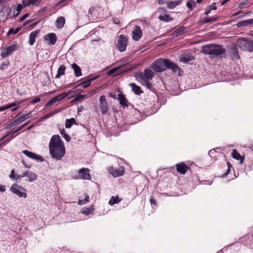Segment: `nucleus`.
<instances>
[{
	"label": "nucleus",
	"mask_w": 253,
	"mask_h": 253,
	"mask_svg": "<svg viewBox=\"0 0 253 253\" xmlns=\"http://www.w3.org/2000/svg\"><path fill=\"white\" fill-rule=\"evenodd\" d=\"M177 171L182 174H184L189 168L184 163H181L175 165Z\"/></svg>",
	"instance_id": "17"
},
{
	"label": "nucleus",
	"mask_w": 253,
	"mask_h": 253,
	"mask_svg": "<svg viewBox=\"0 0 253 253\" xmlns=\"http://www.w3.org/2000/svg\"><path fill=\"white\" fill-rule=\"evenodd\" d=\"M248 25H250L249 19L244 20V21H241L240 22H238L236 24L238 28H240V27H242L246 26H247Z\"/></svg>",
	"instance_id": "36"
},
{
	"label": "nucleus",
	"mask_w": 253,
	"mask_h": 253,
	"mask_svg": "<svg viewBox=\"0 0 253 253\" xmlns=\"http://www.w3.org/2000/svg\"><path fill=\"white\" fill-rule=\"evenodd\" d=\"M21 175H23V177L25 176H27L28 179H26V180L29 182H32L33 180H36L37 178V175L36 173L29 170L26 171L22 174H21Z\"/></svg>",
	"instance_id": "18"
},
{
	"label": "nucleus",
	"mask_w": 253,
	"mask_h": 253,
	"mask_svg": "<svg viewBox=\"0 0 253 253\" xmlns=\"http://www.w3.org/2000/svg\"><path fill=\"white\" fill-rule=\"evenodd\" d=\"M32 116V112H29L26 114H23L21 116H20L17 119L14 120L13 122H11L8 125L6 126L5 128L8 129L9 128L19 124L22 122L25 121L28 118H30Z\"/></svg>",
	"instance_id": "10"
},
{
	"label": "nucleus",
	"mask_w": 253,
	"mask_h": 253,
	"mask_svg": "<svg viewBox=\"0 0 253 253\" xmlns=\"http://www.w3.org/2000/svg\"><path fill=\"white\" fill-rule=\"evenodd\" d=\"M231 56L233 60H237L240 58L238 53V50L236 45H233L231 48Z\"/></svg>",
	"instance_id": "20"
},
{
	"label": "nucleus",
	"mask_w": 253,
	"mask_h": 253,
	"mask_svg": "<svg viewBox=\"0 0 253 253\" xmlns=\"http://www.w3.org/2000/svg\"><path fill=\"white\" fill-rule=\"evenodd\" d=\"M95 10V8L94 7H91L88 10V16L89 17V15H92L93 14V12H94Z\"/></svg>",
	"instance_id": "59"
},
{
	"label": "nucleus",
	"mask_w": 253,
	"mask_h": 253,
	"mask_svg": "<svg viewBox=\"0 0 253 253\" xmlns=\"http://www.w3.org/2000/svg\"><path fill=\"white\" fill-rule=\"evenodd\" d=\"M49 150L51 157L54 159L61 160L65 154L64 143L58 135H53L49 144Z\"/></svg>",
	"instance_id": "1"
},
{
	"label": "nucleus",
	"mask_w": 253,
	"mask_h": 253,
	"mask_svg": "<svg viewBox=\"0 0 253 253\" xmlns=\"http://www.w3.org/2000/svg\"><path fill=\"white\" fill-rule=\"evenodd\" d=\"M193 59H194V57L192 56L186 55L181 57L180 61L183 63H187Z\"/></svg>",
	"instance_id": "35"
},
{
	"label": "nucleus",
	"mask_w": 253,
	"mask_h": 253,
	"mask_svg": "<svg viewBox=\"0 0 253 253\" xmlns=\"http://www.w3.org/2000/svg\"><path fill=\"white\" fill-rule=\"evenodd\" d=\"M150 203L152 204V205H154L155 206H156L157 205V202H156V200L153 198H151L150 199Z\"/></svg>",
	"instance_id": "57"
},
{
	"label": "nucleus",
	"mask_w": 253,
	"mask_h": 253,
	"mask_svg": "<svg viewBox=\"0 0 253 253\" xmlns=\"http://www.w3.org/2000/svg\"><path fill=\"white\" fill-rule=\"evenodd\" d=\"M14 169H12L11 170L10 174L9 175V177L11 179H14L16 180H17L19 179H21L23 177V175H17L14 174Z\"/></svg>",
	"instance_id": "32"
},
{
	"label": "nucleus",
	"mask_w": 253,
	"mask_h": 253,
	"mask_svg": "<svg viewBox=\"0 0 253 253\" xmlns=\"http://www.w3.org/2000/svg\"><path fill=\"white\" fill-rule=\"evenodd\" d=\"M97 78V77H93V78H90L89 79H87L86 81H84V82H82L81 84L77 85V86L82 85L84 88H85L88 87L90 85L91 82H92L93 81H94V80H95Z\"/></svg>",
	"instance_id": "23"
},
{
	"label": "nucleus",
	"mask_w": 253,
	"mask_h": 253,
	"mask_svg": "<svg viewBox=\"0 0 253 253\" xmlns=\"http://www.w3.org/2000/svg\"><path fill=\"white\" fill-rule=\"evenodd\" d=\"M86 96V95L79 94L74 99L73 101H76L83 100L85 98Z\"/></svg>",
	"instance_id": "46"
},
{
	"label": "nucleus",
	"mask_w": 253,
	"mask_h": 253,
	"mask_svg": "<svg viewBox=\"0 0 253 253\" xmlns=\"http://www.w3.org/2000/svg\"><path fill=\"white\" fill-rule=\"evenodd\" d=\"M142 85L145 86L148 89H151L152 84L149 82V81L142 80L138 81Z\"/></svg>",
	"instance_id": "38"
},
{
	"label": "nucleus",
	"mask_w": 253,
	"mask_h": 253,
	"mask_svg": "<svg viewBox=\"0 0 253 253\" xmlns=\"http://www.w3.org/2000/svg\"><path fill=\"white\" fill-rule=\"evenodd\" d=\"M202 52L209 55L210 58L213 59L224 54L226 49L221 44H209L202 47Z\"/></svg>",
	"instance_id": "3"
},
{
	"label": "nucleus",
	"mask_w": 253,
	"mask_h": 253,
	"mask_svg": "<svg viewBox=\"0 0 253 253\" xmlns=\"http://www.w3.org/2000/svg\"><path fill=\"white\" fill-rule=\"evenodd\" d=\"M23 153L29 158L35 160L38 162H42L44 161V159L41 155L30 152L28 150H24Z\"/></svg>",
	"instance_id": "13"
},
{
	"label": "nucleus",
	"mask_w": 253,
	"mask_h": 253,
	"mask_svg": "<svg viewBox=\"0 0 253 253\" xmlns=\"http://www.w3.org/2000/svg\"><path fill=\"white\" fill-rule=\"evenodd\" d=\"M186 6L190 11H192L193 10V6L192 5V0L187 2Z\"/></svg>",
	"instance_id": "52"
},
{
	"label": "nucleus",
	"mask_w": 253,
	"mask_h": 253,
	"mask_svg": "<svg viewBox=\"0 0 253 253\" xmlns=\"http://www.w3.org/2000/svg\"><path fill=\"white\" fill-rule=\"evenodd\" d=\"M218 19V17H207L205 18L202 20H201L200 22L201 23V24H205L208 23L210 22H213L217 21Z\"/></svg>",
	"instance_id": "27"
},
{
	"label": "nucleus",
	"mask_w": 253,
	"mask_h": 253,
	"mask_svg": "<svg viewBox=\"0 0 253 253\" xmlns=\"http://www.w3.org/2000/svg\"><path fill=\"white\" fill-rule=\"evenodd\" d=\"M118 100L119 101L121 105L123 107H128L129 106L133 107V106L128 102L125 95L122 93L118 94Z\"/></svg>",
	"instance_id": "15"
},
{
	"label": "nucleus",
	"mask_w": 253,
	"mask_h": 253,
	"mask_svg": "<svg viewBox=\"0 0 253 253\" xmlns=\"http://www.w3.org/2000/svg\"><path fill=\"white\" fill-rule=\"evenodd\" d=\"M132 39L135 41L139 40L142 37V32L139 26L136 25L134 27V29L132 32Z\"/></svg>",
	"instance_id": "14"
},
{
	"label": "nucleus",
	"mask_w": 253,
	"mask_h": 253,
	"mask_svg": "<svg viewBox=\"0 0 253 253\" xmlns=\"http://www.w3.org/2000/svg\"><path fill=\"white\" fill-rule=\"evenodd\" d=\"M129 85L131 87L132 91L136 95H140L143 93V91L141 89V87L134 83H130Z\"/></svg>",
	"instance_id": "22"
},
{
	"label": "nucleus",
	"mask_w": 253,
	"mask_h": 253,
	"mask_svg": "<svg viewBox=\"0 0 253 253\" xmlns=\"http://www.w3.org/2000/svg\"><path fill=\"white\" fill-rule=\"evenodd\" d=\"M5 187L4 185H1L0 184V192H4L5 191Z\"/></svg>",
	"instance_id": "61"
},
{
	"label": "nucleus",
	"mask_w": 253,
	"mask_h": 253,
	"mask_svg": "<svg viewBox=\"0 0 253 253\" xmlns=\"http://www.w3.org/2000/svg\"><path fill=\"white\" fill-rule=\"evenodd\" d=\"M185 30V27L184 26H181L178 29L176 30L173 34L175 36H179L182 35Z\"/></svg>",
	"instance_id": "33"
},
{
	"label": "nucleus",
	"mask_w": 253,
	"mask_h": 253,
	"mask_svg": "<svg viewBox=\"0 0 253 253\" xmlns=\"http://www.w3.org/2000/svg\"><path fill=\"white\" fill-rule=\"evenodd\" d=\"M159 19L162 21L168 22L172 21L173 19L171 18L169 14H165L164 15H160L159 16Z\"/></svg>",
	"instance_id": "28"
},
{
	"label": "nucleus",
	"mask_w": 253,
	"mask_h": 253,
	"mask_svg": "<svg viewBox=\"0 0 253 253\" xmlns=\"http://www.w3.org/2000/svg\"><path fill=\"white\" fill-rule=\"evenodd\" d=\"M109 172L115 177L122 176L124 173L123 170L117 169L113 167L109 169Z\"/></svg>",
	"instance_id": "19"
},
{
	"label": "nucleus",
	"mask_w": 253,
	"mask_h": 253,
	"mask_svg": "<svg viewBox=\"0 0 253 253\" xmlns=\"http://www.w3.org/2000/svg\"><path fill=\"white\" fill-rule=\"evenodd\" d=\"M211 9L208 7L205 10V14L206 15H208L211 12Z\"/></svg>",
	"instance_id": "62"
},
{
	"label": "nucleus",
	"mask_w": 253,
	"mask_h": 253,
	"mask_svg": "<svg viewBox=\"0 0 253 253\" xmlns=\"http://www.w3.org/2000/svg\"><path fill=\"white\" fill-rule=\"evenodd\" d=\"M60 111V109H55L53 110L52 112H50L47 114L45 115V117L47 119L48 118H50V117L52 116L55 114H57V113L59 112Z\"/></svg>",
	"instance_id": "43"
},
{
	"label": "nucleus",
	"mask_w": 253,
	"mask_h": 253,
	"mask_svg": "<svg viewBox=\"0 0 253 253\" xmlns=\"http://www.w3.org/2000/svg\"><path fill=\"white\" fill-rule=\"evenodd\" d=\"M29 15V13H26L22 17H21L20 18V21H23V20H24L26 18H27Z\"/></svg>",
	"instance_id": "58"
},
{
	"label": "nucleus",
	"mask_w": 253,
	"mask_h": 253,
	"mask_svg": "<svg viewBox=\"0 0 253 253\" xmlns=\"http://www.w3.org/2000/svg\"><path fill=\"white\" fill-rule=\"evenodd\" d=\"M60 133L67 142H69L71 140V137L66 133L64 129H62L60 131Z\"/></svg>",
	"instance_id": "41"
},
{
	"label": "nucleus",
	"mask_w": 253,
	"mask_h": 253,
	"mask_svg": "<svg viewBox=\"0 0 253 253\" xmlns=\"http://www.w3.org/2000/svg\"><path fill=\"white\" fill-rule=\"evenodd\" d=\"M248 3V0H246V1H242V2H241L239 4V8H242L244 5L247 4Z\"/></svg>",
	"instance_id": "53"
},
{
	"label": "nucleus",
	"mask_w": 253,
	"mask_h": 253,
	"mask_svg": "<svg viewBox=\"0 0 253 253\" xmlns=\"http://www.w3.org/2000/svg\"><path fill=\"white\" fill-rule=\"evenodd\" d=\"M39 33V30H35L30 33L28 42L30 45H32L34 44L35 42L36 38H37V35Z\"/></svg>",
	"instance_id": "21"
},
{
	"label": "nucleus",
	"mask_w": 253,
	"mask_h": 253,
	"mask_svg": "<svg viewBox=\"0 0 253 253\" xmlns=\"http://www.w3.org/2000/svg\"><path fill=\"white\" fill-rule=\"evenodd\" d=\"M22 8H23V5L22 4H18V5L17 6V8H16V10L17 11V13L16 14L15 16H17L19 14Z\"/></svg>",
	"instance_id": "51"
},
{
	"label": "nucleus",
	"mask_w": 253,
	"mask_h": 253,
	"mask_svg": "<svg viewBox=\"0 0 253 253\" xmlns=\"http://www.w3.org/2000/svg\"><path fill=\"white\" fill-rule=\"evenodd\" d=\"M56 22L57 24V27L58 28H61L65 24V19L63 17L60 16L57 19Z\"/></svg>",
	"instance_id": "30"
},
{
	"label": "nucleus",
	"mask_w": 253,
	"mask_h": 253,
	"mask_svg": "<svg viewBox=\"0 0 253 253\" xmlns=\"http://www.w3.org/2000/svg\"><path fill=\"white\" fill-rule=\"evenodd\" d=\"M72 67L74 69L75 76L76 77H80L82 75V69L77 64L74 63L72 64Z\"/></svg>",
	"instance_id": "24"
},
{
	"label": "nucleus",
	"mask_w": 253,
	"mask_h": 253,
	"mask_svg": "<svg viewBox=\"0 0 253 253\" xmlns=\"http://www.w3.org/2000/svg\"><path fill=\"white\" fill-rule=\"evenodd\" d=\"M93 212V210L91 208H85L84 210L82 211V213L86 215H88Z\"/></svg>",
	"instance_id": "45"
},
{
	"label": "nucleus",
	"mask_w": 253,
	"mask_h": 253,
	"mask_svg": "<svg viewBox=\"0 0 253 253\" xmlns=\"http://www.w3.org/2000/svg\"><path fill=\"white\" fill-rule=\"evenodd\" d=\"M56 102L54 97L51 98L45 105V107H49L52 105Z\"/></svg>",
	"instance_id": "50"
},
{
	"label": "nucleus",
	"mask_w": 253,
	"mask_h": 253,
	"mask_svg": "<svg viewBox=\"0 0 253 253\" xmlns=\"http://www.w3.org/2000/svg\"><path fill=\"white\" fill-rule=\"evenodd\" d=\"M99 108L103 115L106 114L109 109L108 102L104 95H101L99 98Z\"/></svg>",
	"instance_id": "11"
},
{
	"label": "nucleus",
	"mask_w": 253,
	"mask_h": 253,
	"mask_svg": "<svg viewBox=\"0 0 253 253\" xmlns=\"http://www.w3.org/2000/svg\"><path fill=\"white\" fill-rule=\"evenodd\" d=\"M44 40L48 42V44L54 45L57 41V37L54 33H50L44 36Z\"/></svg>",
	"instance_id": "16"
},
{
	"label": "nucleus",
	"mask_w": 253,
	"mask_h": 253,
	"mask_svg": "<svg viewBox=\"0 0 253 253\" xmlns=\"http://www.w3.org/2000/svg\"><path fill=\"white\" fill-rule=\"evenodd\" d=\"M109 95L110 97H112V98H113L114 99H116V95L114 93L110 92V93H109Z\"/></svg>",
	"instance_id": "63"
},
{
	"label": "nucleus",
	"mask_w": 253,
	"mask_h": 253,
	"mask_svg": "<svg viewBox=\"0 0 253 253\" xmlns=\"http://www.w3.org/2000/svg\"><path fill=\"white\" fill-rule=\"evenodd\" d=\"M89 169L87 168H83L79 169V175L77 177L79 179H91V175L89 174Z\"/></svg>",
	"instance_id": "12"
},
{
	"label": "nucleus",
	"mask_w": 253,
	"mask_h": 253,
	"mask_svg": "<svg viewBox=\"0 0 253 253\" xmlns=\"http://www.w3.org/2000/svg\"><path fill=\"white\" fill-rule=\"evenodd\" d=\"M227 165L228 169H227L226 172H225L222 175V177H225L228 174V173H229V171H230V168L232 167V165L230 164L229 162H227Z\"/></svg>",
	"instance_id": "49"
},
{
	"label": "nucleus",
	"mask_w": 253,
	"mask_h": 253,
	"mask_svg": "<svg viewBox=\"0 0 253 253\" xmlns=\"http://www.w3.org/2000/svg\"><path fill=\"white\" fill-rule=\"evenodd\" d=\"M29 1L31 4L34 5L36 4L38 2H39L40 0H29Z\"/></svg>",
	"instance_id": "60"
},
{
	"label": "nucleus",
	"mask_w": 253,
	"mask_h": 253,
	"mask_svg": "<svg viewBox=\"0 0 253 253\" xmlns=\"http://www.w3.org/2000/svg\"><path fill=\"white\" fill-rule=\"evenodd\" d=\"M10 190L12 193L17 195L20 198L23 197L26 198L27 197V194L26 193V189L16 183H14L12 185Z\"/></svg>",
	"instance_id": "6"
},
{
	"label": "nucleus",
	"mask_w": 253,
	"mask_h": 253,
	"mask_svg": "<svg viewBox=\"0 0 253 253\" xmlns=\"http://www.w3.org/2000/svg\"><path fill=\"white\" fill-rule=\"evenodd\" d=\"M19 130H20V129L19 128H17V129H15V128H13L12 130H11L10 132H9L8 134H6L5 135H4L3 137H2V138L1 139V140H3L4 138H5V137H6L8 135H9L10 134H14L18 131H19Z\"/></svg>",
	"instance_id": "47"
},
{
	"label": "nucleus",
	"mask_w": 253,
	"mask_h": 253,
	"mask_svg": "<svg viewBox=\"0 0 253 253\" xmlns=\"http://www.w3.org/2000/svg\"><path fill=\"white\" fill-rule=\"evenodd\" d=\"M20 28H17L15 30H13V29H10L8 31L7 33L8 35H10L11 34H16L20 31Z\"/></svg>",
	"instance_id": "48"
},
{
	"label": "nucleus",
	"mask_w": 253,
	"mask_h": 253,
	"mask_svg": "<svg viewBox=\"0 0 253 253\" xmlns=\"http://www.w3.org/2000/svg\"><path fill=\"white\" fill-rule=\"evenodd\" d=\"M76 120L74 118L66 119L65 122V127L66 128H69L72 126L73 124H76Z\"/></svg>",
	"instance_id": "31"
},
{
	"label": "nucleus",
	"mask_w": 253,
	"mask_h": 253,
	"mask_svg": "<svg viewBox=\"0 0 253 253\" xmlns=\"http://www.w3.org/2000/svg\"><path fill=\"white\" fill-rule=\"evenodd\" d=\"M151 68L155 72H162L166 69H171L174 73H175L180 70L179 66L169 59L162 58L157 59L152 64Z\"/></svg>",
	"instance_id": "2"
},
{
	"label": "nucleus",
	"mask_w": 253,
	"mask_h": 253,
	"mask_svg": "<svg viewBox=\"0 0 253 253\" xmlns=\"http://www.w3.org/2000/svg\"><path fill=\"white\" fill-rule=\"evenodd\" d=\"M120 202V200L119 199L118 197L112 196L109 200V204L110 205H113L117 203H119Z\"/></svg>",
	"instance_id": "39"
},
{
	"label": "nucleus",
	"mask_w": 253,
	"mask_h": 253,
	"mask_svg": "<svg viewBox=\"0 0 253 253\" xmlns=\"http://www.w3.org/2000/svg\"><path fill=\"white\" fill-rule=\"evenodd\" d=\"M131 68L130 65L128 64H123L122 65H120L119 67L114 68L110 70L108 73V75H111L113 74L118 75L123 73L126 72L129 70H131Z\"/></svg>",
	"instance_id": "8"
},
{
	"label": "nucleus",
	"mask_w": 253,
	"mask_h": 253,
	"mask_svg": "<svg viewBox=\"0 0 253 253\" xmlns=\"http://www.w3.org/2000/svg\"><path fill=\"white\" fill-rule=\"evenodd\" d=\"M182 2V0H178L175 1H169L167 2V7L169 9H173L177 5L180 4Z\"/></svg>",
	"instance_id": "26"
},
{
	"label": "nucleus",
	"mask_w": 253,
	"mask_h": 253,
	"mask_svg": "<svg viewBox=\"0 0 253 253\" xmlns=\"http://www.w3.org/2000/svg\"><path fill=\"white\" fill-rule=\"evenodd\" d=\"M19 45L17 43H14L10 46L3 48L1 50L0 55L2 58H5L11 55L13 53L19 48Z\"/></svg>",
	"instance_id": "7"
},
{
	"label": "nucleus",
	"mask_w": 253,
	"mask_h": 253,
	"mask_svg": "<svg viewBox=\"0 0 253 253\" xmlns=\"http://www.w3.org/2000/svg\"><path fill=\"white\" fill-rule=\"evenodd\" d=\"M23 3L24 7H26V6H28L29 5L31 4V3H30L29 0H28L27 1V0H23Z\"/></svg>",
	"instance_id": "56"
},
{
	"label": "nucleus",
	"mask_w": 253,
	"mask_h": 253,
	"mask_svg": "<svg viewBox=\"0 0 253 253\" xmlns=\"http://www.w3.org/2000/svg\"><path fill=\"white\" fill-rule=\"evenodd\" d=\"M154 76L152 70L150 68H146L144 70V72H138L135 74V77L138 81L142 80H151Z\"/></svg>",
	"instance_id": "4"
},
{
	"label": "nucleus",
	"mask_w": 253,
	"mask_h": 253,
	"mask_svg": "<svg viewBox=\"0 0 253 253\" xmlns=\"http://www.w3.org/2000/svg\"><path fill=\"white\" fill-rule=\"evenodd\" d=\"M209 7L211 9V10H216L217 9V7L215 5V2H213L211 4Z\"/></svg>",
	"instance_id": "54"
},
{
	"label": "nucleus",
	"mask_w": 253,
	"mask_h": 253,
	"mask_svg": "<svg viewBox=\"0 0 253 253\" xmlns=\"http://www.w3.org/2000/svg\"><path fill=\"white\" fill-rule=\"evenodd\" d=\"M238 44L241 50L253 52V41L242 38L238 40Z\"/></svg>",
	"instance_id": "5"
},
{
	"label": "nucleus",
	"mask_w": 253,
	"mask_h": 253,
	"mask_svg": "<svg viewBox=\"0 0 253 253\" xmlns=\"http://www.w3.org/2000/svg\"><path fill=\"white\" fill-rule=\"evenodd\" d=\"M85 198L84 200H79L78 204L80 205H84L86 203L89 202V196L87 194L84 195Z\"/></svg>",
	"instance_id": "42"
},
{
	"label": "nucleus",
	"mask_w": 253,
	"mask_h": 253,
	"mask_svg": "<svg viewBox=\"0 0 253 253\" xmlns=\"http://www.w3.org/2000/svg\"><path fill=\"white\" fill-rule=\"evenodd\" d=\"M232 156L235 159L237 160H240V164H242L243 163L244 157V156H241V155L238 153L237 150H233L232 153Z\"/></svg>",
	"instance_id": "25"
},
{
	"label": "nucleus",
	"mask_w": 253,
	"mask_h": 253,
	"mask_svg": "<svg viewBox=\"0 0 253 253\" xmlns=\"http://www.w3.org/2000/svg\"><path fill=\"white\" fill-rule=\"evenodd\" d=\"M16 105V103H12L7 104L3 106H1V107H0V112L3 111L6 109H9V108L12 107Z\"/></svg>",
	"instance_id": "40"
},
{
	"label": "nucleus",
	"mask_w": 253,
	"mask_h": 253,
	"mask_svg": "<svg viewBox=\"0 0 253 253\" xmlns=\"http://www.w3.org/2000/svg\"><path fill=\"white\" fill-rule=\"evenodd\" d=\"M166 2V0H158V3L159 4H163Z\"/></svg>",
	"instance_id": "64"
},
{
	"label": "nucleus",
	"mask_w": 253,
	"mask_h": 253,
	"mask_svg": "<svg viewBox=\"0 0 253 253\" xmlns=\"http://www.w3.org/2000/svg\"><path fill=\"white\" fill-rule=\"evenodd\" d=\"M9 12V7L6 6H3L1 9L0 10V14H1L2 16H4L6 14L8 15Z\"/></svg>",
	"instance_id": "37"
},
{
	"label": "nucleus",
	"mask_w": 253,
	"mask_h": 253,
	"mask_svg": "<svg viewBox=\"0 0 253 253\" xmlns=\"http://www.w3.org/2000/svg\"><path fill=\"white\" fill-rule=\"evenodd\" d=\"M127 38L124 35L119 36L117 41V48L121 52H123L126 49L127 44Z\"/></svg>",
	"instance_id": "9"
},
{
	"label": "nucleus",
	"mask_w": 253,
	"mask_h": 253,
	"mask_svg": "<svg viewBox=\"0 0 253 253\" xmlns=\"http://www.w3.org/2000/svg\"><path fill=\"white\" fill-rule=\"evenodd\" d=\"M65 70L66 67L64 65H62L60 66V67L58 68L57 73L56 75L55 78H60L61 76L64 75Z\"/></svg>",
	"instance_id": "29"
},
{
	"label": "nucleus",
	"mask_w": 253,
	"mask_h": 253,
	"mask_svg": "<svg viewBox=\"0 0 253 253\" xmlns=\"http://www.w3.org/2000/svg\"><path fill=\"white\" fill-rule=\"evenodd\" d=\"M70 94V92H64L59 95L54 97L56 102L60 101L65 98Z\"/></svg>",
	"instance_id": "34"
},
{
	"label": "nucleus",
	"mask_w": 253,
	"mask_h": 253,
	"mask_svg": "<svg viewBox=\"0 0 253 253\" xmlns=\"http://www.w3.org/2000/svg\"><path fill=\"white\" fill-rule=\"evenodd\" d=\"M41 100V99L40 97H36L35 98H34L32 101H31V103L32 104H35V103H37L39 102H40Z\"/></svg>",
	"instance_id": "55"
},
{
	"label": "nucleus",
	"mask_w": 253,
	"mask_h": 253,
	"mask_svg": "<svg viewBox=\"0 0 253 253\" xmlns=\"http://www.w3.org/2000/svg\"><path fill=\"white\" fill-rule=\"evenodd\" d=\"M9 64V62L8 61L5 62L3 61L1 63L0 66V69L1 70H4L8 68V66Z\"/></svg>",
	"instance_id": "44"
}]
</instances>
